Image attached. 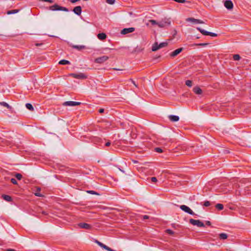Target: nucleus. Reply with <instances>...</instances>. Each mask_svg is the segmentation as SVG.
<instances>
[{"label":"nucleus","mask_w":251,"mask_h":251,"mask_svg":"<svg viewBox=\"0 0 251 251\" xmlns=\"http://www.w3.org/2000/svg\"><path fill=\"white\" fill-rule=\"evenodd\" d=\"M50 10L52 11H63L65 12H68L69 10L68 8L65 7L59 6L57 4H55L52 6H50L49 8Z\"/></svg>","instance_id":"f257e3e1"},{"label":"nucleus","mask_w":251,"mask_h":251,"mask_svg":"<svg viewBox=\"0 0 251 251\" xmlns=\"http://www.w3.org/2000/svg\"><path fill=\"white\" fill-rule=\"evenodd\" d=\"M171 21L169 19L165 18L162 19L161 21L158 22L157 25L161 28L169 26L171 25Z\"/></svg>","instance_id":"f03ea898"},{"label":"nucleus","mask_w":251,"mask_h":251,"mask_svg":"<svg viewBox=\"0 0 251 251\" xmlns=\"http://www.w3.org/2000/svg\"><path fill=\"white\" fill-rule=\"evenodd\" d=\"M189 223L191 224L194 226H197L198 227H204V224L199 220H194L193 219H191L189 220Z\"/></svg>","instance_id":"7ed1b4c3"},{"label":"nucleus","mask_w":251,"mask_h":251,"mask_svg":"<svg viewBox=\"0 0 251 251\" xmlns=\"http://www.w3.org/2000/svg\"><path fill=\"white\" fill-rule=\"evenodd\" d=\"M197 29L198 30H199L201 34H202L204 35H209L212 37H216L217 36V34H216L215 33L207 31L204 29H201L200 27H197Z\"/></svg>","instance_id":"20e7f679"},{"label":"nucleus","mask_w":251,"mask_h":251,"mask_svg":"<svg viewBox=\"0 0 251 251\" xmlns=\"http://www.w3.org/2000/svg\"><path fill=\"white\" fill-rule=\"evenodd\" d=\"M180 208L190 215H195V213L187 206L185 205H181L180 206Z\"/></svg>","instance_id":"39448f33"},{"label":"nucleus","mask_w":251,"mask_h":251,"mask_svg":"<svg viewBox=\"0 0 251 251\" xmlns=\"http://www.w3.org/2000/svg\"><path fill=\"white\" fill-rule=\"evenodd\" d=\"M108 58V56L104 55L96 58L95 59V62L96 63L101 64L107 61Z\"/></svg>","instance_id":"423d86ee"},{"label":"nucleus","mask_w":251,"mask_h":251,"mask_svg":"<svg viewBox=\"0 0 251 251\" xmlns=\"http://www.w3.org/2000/svg\"><path fill=\"white\" fill-rule=\"evenodd\" d=\"M70 75L73 76L74 78H77V79H86L87 78V76L83 73H79V74H71Z\"/></svg>","instance_id":"0eeeda50"},{"label":"nucleus","mask_w":251,"mask_h":251,"mask_svg":"<svg viewBox=\"0 0 251 251\" xmlns=\"http://www.w3.org/2000/svg\"><path fill=\"white\" fill-rule=\"evenodd\" d=\"M81 104L80 102H76L73 101H65L63 103V105L66 106H74L76 105H79Z\"/></svg>","instance_id":"6e6552de"},{"label":"nucleus","mask_w":251,"mask_h":251,"mask_svg":"<svg viewBox=\"0 0 251 251\" xmlns=\"http://www.w3.org/2000/svg\"><path fill=\"white\" fill-rule=\"evenodd\" d=\"M95 242L101 248H102V249H105L108 251H116V250L111 249L109 247L106 246L105 245L103 244L102 243H101L98 240H96Z\"/></svg>","instance_id":"1a4fd4ad"},{"label":"nucleus","mask_w":251,"mask_h":251,"mask_svg":"<svg viewBox=\"0 0 251 251\" xmlns=\"http://www.w3.org/2000/svg\"><path fill=\"white\" fill-rule=\"evenodd\" d=\"M135 30V28L134 27H129V28H125L122 29L121 31V33L122 34L125 35L129 33H131Z\"/></svg>","instance_id":"9d476101"},{"label":"nucleus","mask_w":251,"mask_h":251,"mask_svg":"<svg viewBox=\"0 0 251 251\" xmlns=\"http://www.w3.org/2000/svg\"><path fill=\"white\" fill-rule=\"evenodd\" d=\"M79 227L86 229H90L92 227L89 224L85 223H80L78 224Z\"/></svg>","instance_id":"9b49d317"},{"label":"nucleus","mask_w":251,"mask_h":251,"mask_svg":"<svg viewBox=\"0 0 251 251\" xmlns=\"http://www.w3.org/2000/svg\"><path fill=\"white\" fill-rule=\"evenodd\" d=\"M224 5L227 9H231L233 6L232 2L230 0H226Z\"/></svg>","instance_id":"f8f14e48"},{"label":"nucleus","mask_w":251,"mask_h":251,"mask_svg":"<svg viewBox=\"0 0 251 251\" xmlns=\"http://www.w3.org/2000/svg\"><path fill=\"white\" fill-rule=\"evenodd\" d=\"M182 48L177 49L174 50V51H173L172 52H171V53L170 54V56L172 57H174L177 55L179 53H180L182 51Z\"/></svg>","instance_id":"ddd939ff"},{"label":"nucleus","mask_w":251,"mask_h":251,"mask_svg":"<svg viewBox=\"0 0 251 251\" xmlns=\"http://www.w3.org/2000/svg\"><path fill=\"white\" fill-rule=\"evenodd\" d=\"M186 21L195 22L197 24H204V22L202 21L199 19H196L193 18H188L187 19H186Z\"/></svg>","instance_id":"4468645a"},{"label":"nucleus","mask_w":251,"mask_h":251,"mask_svg":"<svg viewBox=\"0 0 251 251\" xmlns=\"http://www.w3.org/2000/svg\"><path fill=\"white\" fill-rule=\"evenodd\" d=\"M73 12L77 15H80L82 12L81 7L80 6H77L73 9Z\"/></svg>","instance_id":"2eb2a0df"},{"label":"nucleus","mask_w":251,"mask_h":251,"mask_svg":"<svg viewBox=\"0 0 251 251\" xmlns=\"http://www.w3.org/2000/svg\"><path fill=\"white\" fill-rule=\"evenodd\" d=\"M169 119L171 121L175 122L178 121L179 118L178 116L171 115L169 116Z\"/></svg>","instance_id":"dca6fc26"},{"label":"nucleus","mask_w":251,"mask_h":251,"mask_svg":"<svg viewBox=\"0 0 251 251\" xmlns=\"http://www.w3.org/2000/svg\"><path fill=\"white\" fill-rule=\"evenodd\" d=\"M193 92L198 95H201L202 94V90L198 86H196L193 88Z\"/></svg>","instance_id":"f3484780"},{"label":"nucleus","mask_w":251,"mask_h":251,"mask_svg":"<svg viewBox=\"0 0 251 251\" xmlns=\"http://www.w3.org/2000/svg\"><path fill=\"white\" fill-rule=\"evenodd\" d=\"M72 48L77 50H81L86 49V47L84 45H72Z\"/></svg>","instance_id":"a211bd4d"},{"label":"nucleus","mask_w":251,"mask_h":251,"mask_svg":"<svg viewBox=\"0 0 251 251\" xmlns=\"http://www.w3.org/2000/svg\"><path fill=\"white\" fill-rule=\"evenodd\" d=\"M2 198L5 201H8V202H11L12 201V199L11 196L7 195H2Z\"/></svg>","instance_id":"6ab92c4d"},{"label":"nucleus","mask_w":251,"mask_h":251,"mask_svg":"<svg viewBox=\"0 0 251 251\" xmlns=\"http://www.w3.org/2000/svg\"><path fill=\"white\" fill-rule=\"evenodd\" d=\"M98 38L100 40H103L106 38V35L104 33H99L97 35Z\"/></svg>","instance_id":"aec40b11"},{"label":"nucleus","mask_w":251,"mask_h":251,"mask_svg":"<svg viewBox=\"0 0 251 251\" xmlns=\"http://www.w3.org/2000/svg\"><path fill=\"white\" fill-rule=\"evenodd\" d=\"M36 192L34 193L35 195L36 196H37V197H43L44 196L41 194V193H39V191H40L41 190V188L40 187H36Z\"/></svg>","instance_id":"412c9836"},{"label":"nucleus","mask_w":251,"mask_h":251,"mask_svg":"<svg viewBox=\"0 0 251 251\" xmlns=\"http://www.w3.org/2000/svg\"><path fill=\"white\" fill-rule=\"evenodd\" d=\"M20 11V9H14L12 10H8L7 11V14L10 15L18 13Z\"/></svg>","instance_id":"4be33fe9"},{"label":"nucleus","mask_w":251,"mask_h":251,"mask_svg":"<svg viewBox=\"0 0 251 251\" xmlns=\"http://www.w3.org/2000/svg\"><path fill=\"white\" fill-rule=\"evenodd\" d=\"M159 49H160V48H159L158 44H157V43H155L152 46V50L153 51H155Z\"/></svg>","instance_id":"5701e85b"},{"label":"nucleus","mask_w":251,"mask_h":251,"mask_svg":"<svg viewBox=\"0 0 251 251\" xmlns=\"http://www.w3.org/2000/svg\"><path fill=\"white\" fill-rule=\"evenodd\" d=\"M0 105L6 107L9 109L12 108L11 106H10L7 103L4 101L0 102Z\"/></svg>","instance_id":"b1692460"},{"label":"nucleus","mask_w":251,"mask_h":251,"mask_svg":"<svg viewBox=\"0 0 251 251\" xmlns=\"http://www.w3.org/2000/svg\"><path fill=\"white\" fill-rule=\"evenodd\" d=\"M219 238L220 239L225 240L227 238V235L225 233H222L219 234Z\"/></svg>","instance_id":"393cba45"},{"label":"nucleus","mask_w":251,"mask_h":251,"mask_svg":"<svg viewBox=\"0 0 251 251\" xmlns=\"http://www.w3.org/2000/svg\"><path fill=\"white\" fill-rule=\"evenodd\" d=\"M59 64L61 65H67L70 64V62L67 60L62 59L59 62Z\"/></svg>","instance_id":"a878e982"},{"label":"nucleus","mask_w":251,"mask_h":251,"mask_svg":"<svg viewBox=\"0 0 251 251\" xmlns=\"http://www.w3.org/2000/svg\"><path fill=\"white\" fill-rule=\"evenodd\" d=\"M25 107L27 109H28V110L32 111L34 110V108L33 107V106L31 104L29 103H27L25 104Z\"/></svg>","instance_id":"bb28decb"},{"label":"nucleus","mask_w":251,"mask_h":251,"mask_svg":"<svg viewBox=\"0 0 251 251\" xmlns=\"http://www.w3.org/2000/svg\"><path fill=\"white\" fill-rule=\"evenodd\" d=\"M215 207L219 210H222L224 208V205L221 203H218L215 205Z\"/></svg>","instance_id":"cd10ccee"},{"label":"nucleus","mask_w":251,"mask_h":251,"mask_svg":"<svg viewBox=\"0 0 251 251\" xmlns=\"http://www.w3.org/2000/svg\"><path fill=\"white\" fill-rule=\"evenodd\" d=\"M167 45H168V43L167 42H162V43H160L158 45H159V48L160 49H161V48H162L163 47L167 46Z\"/></svg>","instance_id":"c85d7f7f"},{"label":"nucleus","mask_w":251,"mask_h":251,"mask_svg":"<svg viewBox=\"0 0 251 251\" xmlns=\"http://www.w3.org/2000/svg\"><path fill=\"white\" fill-rule=\"evenodd\" d=\"M185 84L187 86L191 87L192 86V81L190 80H187L185 81Z\"/></svg>","instance_id":"c756f323"},{"label":"nucleus","mask_w":251,"mask_h":251,"mask_svg":"<svg viewBox=\"0 0 251 251\" xmlns=\"http://www.w3.org/2000/svg\"><path fill=\"white\" fill-rule=\"evenodd\" d=\"M233 58L234 60H239L241 58V57L239 54H234L233 56Z\"/></svg>","instance_id":"7c9ffc66"},{"label":"nucleus","mask_w":251,"mask_h":251,"mask_svg":"<svg viewBox=\"0 0 251 251\" xmlns=\"http://www.w3.org/2000/svg\"><path fill=\"white\" fill-rule=\"evenodd\" d=\"M166 232L170 235H173L174 234L175 232L172 230L168 229L166 230Z\"/></svg>","instance_id":"2f4dec72"},{"label":"nucleus","mask_w":251,"mask_h":251,"mask_svg":"<svg viewBox=\"0 0 251 251\" xmlns=\"http://www.w3.org/2000/svg\"><path fill=\"white\" fill-rule=\"evenodd\" d=\"M149 22L152 25H157V23H158V22H156L155 20H151L149 21Z\"/></svg>","instance_id":"473e14b6"},{"label":"nucleus","mask_w":251,"mask_h":251,"mask_svg":"<svg viewBox=\"0 0 251 251\" xmlns=\"http://www.w3.org/2000/svg\"><path fill=\"white\" fill-rule=\"evenodd\" d=\"M154 151L157 152H158V153H161V152H163V150L162 149L160 148H155L154 149Z\"/></svg>","instance_id":"72a5a7b5"},{"label":"nucleus","mask_w":251,"mask_h":251,"mask_svg":"<svg viewBox=\"0 0 251 251\" xmlns=\"http://www.w3.org/2000/svg\"><path fill=\"white\" fill-rule=\"evenodd\" d=\"M15 176L18 180H21L22 178V176L21 174H16Z\"/></svg>","instance_id":"f704fd0d"},{"label":"nucleus","mask_w":251,"mask_h":251,"mask_svg":"<svg viewBox=\"0 0 251 251\" xmlns=\"http://www.w3.org/2000/svg\"><path fill=\"white\" fill-rule=\"evenodd\" d=\"M203 205L206 207L209 206L210 205V202L209 201H205L203 203Z\"/></svg>","instance_id":"c9c22d12"},{"label":"nucleus","mask_w":251,"mask_h":251,"mask_svg":"<svg viewBox=\"0 0 251 251\" xmlns=\"http://www.w3.org/2000/svg\"><path fill=\"white\" fill-rule=\"evenodd\" d=\"M115 1V0H106V2L110 4H114Z\"/></svg>","instance_id":"e433bc0d"},{"label":"nucleus","mask_w":251,"mask_h":251,"mask_svg":"<svg viewBox=\"0 0 251 251\" xmlns=\"http://www.w3.org/2000/svg\"><path fill=\"white\" fill-rule=\"evenodd\" d=\"M209 43H200L198 44H197V46H202V47H205L207 45H208Z\"/></svg>","instance_id":"4c0bfd02"},{"label":"nucleus","mask_w":251,"mask_h":251,"mask_svg":"<svg viewBox=\"0 0 251 251\" xmlns=\"http://www.w3.org/2000/svg\"><path fill=\"white\" fill-rule=\"evenodd\" d=\"M40 1L44 2H48L49 3H52L54 2L53 0H40Z\"/></svg>","instance_id":"58836bf2"},{"label":"nucleus","mask_w":251,"mask_h":251,"mask_svg":"<svg viewBox=\"0 0 251 251\" xmlns=\"http://www.w3.org/2000/svg\"><path fill=\"white\" fill-rule=\"evenodd\" d=\"M11 182L14 184H17V180H16V179L15 178H11Z\"/></svg>","instance_id":"ea45409f"},{"label":"nucleus","mask_w":251,"mask_h":251,"mask_svg":"<svg viewBox=\"0 0 251 251\" xmlns=\"http://www.w3.org/2000/svg\"><path fill=\"white\" fill-rule=\"evenodd\" d=\"M151 180L152 182H156L157 181V178L156 177H152L151 178Z\"/></svg>","instance_id":"a19ab883"},{"label":"nucleus","mask_w":251,"mask_h":251,"mask_svg":"<svg viewBox=\"0 0 251 251\" xmlns=\"http://www.w3.org/2000/svg\"><path fill=\"white\" fill-rule=\"evenodd\" d=\"M87 193L91 194H97V192L92 190L87 191Z\"/></svg>","instance_id":"79ce46f5"},{"label":"nucleus","mask_w":251,"mask_h":251,"mask_svg":"<svg viewBox=\"0 0 251 251\" xmlns=\"http://www.w3.org/2000/svg\"><path fill=\"white\" fill-rule=\"evenodd\" d=\"M149 219V216H148V215H143L142 216V219L143 220H147V219Z\"/></svg>","instance_id":"37998d69"},{"label":"nucleus","mask_w":251,"mask_h":251,"mask_svg":"<svg viewBox=\"0 0 251 251\" xmlns=\"http://www.w3.org/2000/svg\"><path fill=\"white\" fill-rule=\"evenodd\" d=\"M129 81H130L135 87H137V84L135 83V81L133 79H130Z\"/></svg>","instance_id":"c03bdc74"},{"label":"nucleus","mask_w":251,"mask_h":251,"mask_svg":"<svg viewBox=\"0 0 251 251\" xmlns=\"http://www.w3.org/2000/svg\"><path fill=\"white\" fill-rule=\"evenodd\" d=\"M188 169H189V168H185V170H182V172H191L190 170H188Z\"/></svg>","instance_id":"a18cd8bd"},{"label":"nucleus","mask_w":251,"mask_h":251,"mask_svg":"<svg viewBox=\"0 0 251 251\" xmlns=\"http://www.w3.org/2000/svg\"><path fill=\"white\" fill-rule=\"evenodd\" d=\"M104 109L103 108H100L99 110V112L100 113H102L104 112Z\"/></svg>","instance_id":"49530a36"},{"label":"nucleus","mask_w":251,"mask_h":251,"mask_svg":"<svg viewBox=\"0 0 251 251\" xmlns=\"http://www.w3.org/2000/svg\"><path fill=\"white\" fill-rule=\"evenodd\" d=\"M80 0H69L72 3H75L76 1H79Z\"/></svg>","instance_id":"de8ad7c7"},{"label":"nucleus","mask_w":251,"mask_h":251,"mask_svg":"<svg viewBox=\"0 0 251 251\" xmlns=\"http://www.w3.org/2000/svg\"><path fill=\"white\" fill-rule=\"evenodd\" d=\"M5 251H16L15 250L12 249H6Z\"/></svg>","instance_id":"09e8293b"},{"label":"nucleus","mask_w":251,"mask_h":251,"mask_svg":"<svg viewBox=\"0 0 251 251\" xmlns=\"http://www.w3.org/2000/svg\"><path fill=\"white\" fill-rule=\"evenodd\" d=\"M110 145H111V143H110V142H107V143H106V144H105V146H109Z\"/></svg>","instance_id":"8fccbe9b"},{"label":"nucleus","mask_w":251,"mask_h":251,"mask_svg":"<svg viewBox=\"0 0 251 251\" xmlns=\"http://www.w3.org/2000/svg\"><path fill=\"white\" fill-rule=\"evenodd\" d=\"M206 224L207 225H208V226H210V225H211V223H210V221H206Z\"/></svg>","instance_id":"3c124183"},{"label":"nucleus","mask_w":251,"mask_h":251,"mask_svg":"<svg viewBox=\"0 0 251 251\" xmlns=\"http://www.w3.org/2000/svg\"><path fill=\"white\" fill-rule=\"evenodd\" d=\"M42 45V43H41V44L36 43V44H35V45H36V46H41V45Z\"/></svg>","instance_id":"603ef678"},{"label":"nucleus","mask_w":251,"mask_h":251,"mask_svg":"<svg viewBox=\"0 0 251 251\" xmlns=\"http://www.w3.org/2000/svg\"><path fill=\"white\" fill-rule=\"evenodd\" d=\"M5 144H6L7 145H10V143L7 141L5 140Z\"/></svg>","instance_id":"864d4df0"},{"label":"nucleus","mask_w":251,"mask_h":251,"mask_svg":"<svg viewBox=\"0 0 251 251\" xmlns=\"http://www.w3.org/2000/svg\"><path fill=\"white\" fill-rule=\"evenodd\" d=\"M42 213H43V214H44V215H47V213H46V212H45V211H43V212H42Z\"/></svg>","instance_id":"5fc2aeb1"},{"label":"nucleus","mask_w":251,"mask_h":251,"mask_svg":"<svg viewBox=\"0 0 251 251\" xmlns=\"http://www.w3.org/2000/svg\"><path fill=\"white\" fill-rule=\"evenodd\" d=\"M168 172H169V171H163L162 173H168Z\"/></svg>","instance_id":"6e6d98bb"},{"label":"nucleus","mask_w":251,"mask_h":251,"mask_svg":"<svg viewBox=\"0 0 251 251\" xmlns=\"http://www.w3.org/2000/svg\"><path fill=\"white\" fill-rule=\"evenodd\" d=\"M0 172H3V171H4V170H2V168H0Z\"/></svg>","instance_id":"4d7b16f0"},{"label":"nucleus","mask_w":251,"mask_h":251,"mask_svg":"<svg viewBox=\"0 0 251 251\" xmlns=\"http://www.w3.org/2000/svg\"><path fill=\"white\" fill-rule=\"evenodd\" d=\"M113 69L115 70H120V69H116V68H114Z\"/></svg>","instance_id":"13d9d810"},{"label":"nucleus","mask_w":251,"mask_h":251,"mask_svg":"<svg viewBox=\"0 0 251 251\" xmlns=\"http://www.w3.org/2000/svg\"><path fill=\"white\" fill-rule=\"evenodd\" d=\"M66 172H70V170H68V171H65Z\"/></svg>","instance_id":"bf43d9fd"},{"label":"nucleus","mask_w":251,"mask_h":251,"mask_svg":"<svg viewBox=\"0 0 251 251\" xmlns=\"http://www.w3.org/2000/svg\"><path fill=\"white\" fill-rule=\"evenodd\" d=\"M54 176L57 178L56 175H55Z\"/></svg>","instance_id":"052dcab7"}]
</instances>
